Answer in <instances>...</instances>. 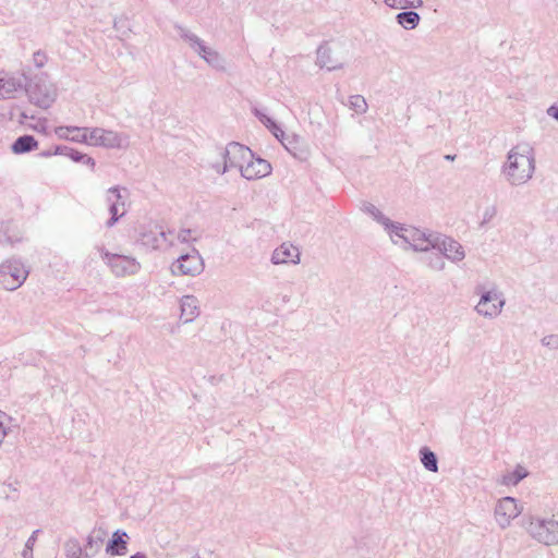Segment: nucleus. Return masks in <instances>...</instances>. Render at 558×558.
<instances>
[{
    "label": "nucleus",
    "mask_w": 558,
    "mask_h": 558,
    "mask_svg": "<svg viewBox=\"0 0 558 558\" xmlns=\"http://www.w3.org/2000/svg\"><path fill=\"white\" fill-rule=\"evenodd\" d=\"M524 520V530L532 539L545 546L558 545L557 520L539 515H529Z\"/></svg>",
    "instance_id": "39448f33"
},
{
    "label": "nucleus",
    "mask_w": 558,
    "mask_h": 558,
    "mask_svg": "<svg viewBox=\"0 0 558 558\" xmlns=\"http://www.w3.org/2000/svg\"><path fill=\"white\" fill-rule=\"evenodd\" d=\"M128 196L129 192L125 187L112 186L107 190L106 203L111 215L110 219L106 222L107 228L113 227L126 214L125 202Z\"/></svg>",
    "instance_id": "4468645a"
},
{
    "label": "nucleus",
    "mask_w": 558,
    "mask_h": 558,
    "mask_svg": "<svg viewBox=\"0 0 558 558\" xmlns=\"http://www.w3.org/2000/svg\"><path fill=\"white\" fill-rule=\"evenodd\" d=\"M446 158H447V159H451V160H452V159L454 158V156H449V155H448V156H446Z\"/></svg>",
    "instance_id": "09e8293b"
},
{
    "label": "nucleus",
    "mask_w": 558,
    "mask_h": 558,
    "mask_svg": "<svg viewBox=\"0 0 558 558\" xmlns=\"http://www.w3.org/2000/svg\"><path fill=\"white\" fill-rule=\"evenodd\" d=\"M541 343L543 347H545L551 351H558V335L557 333L546 335L541 339Z\"/></svg>",
    "instance_id": "72a5a7b5"
},
{
    "label": "nucleus",
    "mask_w": 558,
    "mask_h": 558,
    "mask_svg": "<svg viewBox=\"0 0 558 558\" xmlns=\"http://www.w3.org/2000/svg\"><path fill=\"white\" fill-rule=\"evenodd\" d=\"M271 133L280 141H282V137L284 136V132L278 126V130H272Z\"/></svg>",
    "instance_id": "a19ab883"
},
{
    "label": "nucleus",
    "mask_w": 558,
    "mask_h": 558,
    "mask_svg": "<svg viewBox=\"0 0 558 558\" xmlns=\"http://www.w3.org/2000/svg\"><path fill=\"white\" fill-rule=\"evenodd\" d=\"M546 113H547L550 118H553V119H555L556 121H558V106H557V105H553V106H550L549 108H547Z\"/></svg>",
    "instance_id": "58836bf2"
},
{
    "label": "nucleus",
    "mask_w": 558,
    "mask_h": 558,
    "mask_svg": "<svg viewBox=\"0 0 558 558\" xmlns=\"http://www.w3.org/2000/svg\"><path fill=\"white\" fill-rule=\"evenodd\" d=\"M129 31H130V29H125V31H123V32H122V35H123V36H128Z\"/></svg>",
    "instance_id": "49530a36"
},
{
    "label": "nucleus",
    "mask_w": 558,
    "mask_h": 558,
    "mask_svg": "<svg viewBox=\"0 0 558 558\" xmlns=\"http://www.w3.org/2000/svg\"><path fill=\"white\" fill-rule=\"evenodd\" d=\"M420 460L423 466L430 472H438V460L436 454L427 447L420 449Z\"/></svg>",
    "instance_id": "cd10ccee"
},
{
    "label": "nucleus",
    "mask_w": 558,
    "mask_h": 558,
    "mask_svg": "<svg viewBox=\"0 0 558 558\" xmlns=\"http://www.w3.org/2000/svg\"><path fill=\"white\" fill-rule=\"evenodd\" d=\"M362 210L369 215L379 225H381L387 233L389 232V229H391V226L395 223L371 203L363 204Z\"/></svg>",
    "instance_id": "b1692460"
},
{
    "label": "nucleus",
    "mask_w": 558,
    "mask_h": 558,
    "mask_svg": "<svg viewBox=\"0 0 558 558\" xmlns=\"http://www.w3.org/2000/svg\"><path fill=\"white\" fill-rule=\"evenodd\" d=\"M384 3L391 9H418L423 5L422 0H384Z\"/></svg>",
    "instance_id": "c756f323"
},
{
    "label": "nucleus",
    "mask_w": 558,
    "mask_h": 558,
    "mask_svg": "<svg viewBox=\"0 0 558 558\" xmlns=\"http://www.w3.org/2000/svg\"><path fill=\"white\" fill-rule=\"evenodd\" d=\"M526 475L527 472L525 469L521 465H518L513 471L502 474L500 483L506 486H515L524 477H526Z\"/></svg>",
    "instance_id": "c85d7f7f"
},
{
    "label": "nucleus",
    "mask_w": 558,
    "mask_h": 558,
    "mask_svg": "<svg viewBox=\"0 0 558 558\" xmlns=\"http://www.w3.org/2000/svg\"><path fill=\"white\" fill-rule=\"evenodd\" d=\"M350 108L357 114H363L367 111L368 105L362 95H353L349 99Z\"/></svg>",
    "instance_id": "2f4dec72"
},
{
    "label": "nucleus",
    "mask_w": 558,
    "mask_h": 558,
    "mask_svg": "<svg viewBox=\"0 0 558 558\" xmlns=\"http://www.w3.org/2000/svg\"><path fill=\"white\" fill-rule=\"evenodd\" d=\"M104 541V531H93L86 538V544L84 546V558L94 557L100 550Z\"/></svg>",
    "instance_id": "5701e85b"
},
{
    "label": "nucleus",
    "mask_w": 558,
    "mask_h": 558,
    "mask_svg": "<svg viewBox=\"0 0 558 558\" xmlns=\"http://www.w3.org/2000/svg\"><path fill=\"white\" fill-rule=\"evenodd\" d=\"M101 256L116 277L133 276L141 270V263L132 256L112 254L104 250Z\"/></svg>",
    "instance_id": "f8f14e48"
},
{
    "label": "nucleus",
    "mask_w": 558,
    "mask_h": 558,
    "mask_svg": "<svg viewBox=\"0 0 558 558\" xmlns=\"http://www.w3.org/2000/svg\"><path fill=\"white\" fill-rule=\"evenodd\" d=\"M287 148L293 154V156H295V157L298 156V154L295 151H292L289 147H287Z\"/></svg>",
    "instance_id": "de8ad7c7"
},
{
    "label": "nucleus",
    "mask_w": 558,
    "mask_h": 558,
    "mask_svg": "<svg viewBox=\"0 0 558 558\" xmlns=\"http://www.w3.org/2000/svg\"><path fill=\"white\" fill-rule=\"evenodd\" d=\"M192 240H195V238L193 236V231L190 229H182L177 233L174 232V244L177 242L187 243Z\"/></svg>",
    "instance_id": "f704fd0d"
},
{
    "label": "nucleus",
    "mask_w": 558,
    "mask_h": 558,
    "mask_svg": "<svg viewBox=\"0 0 558 558\" xmlns=\"http://www.w3.org/2000/svg\"><path fill=\"white\" fill-rule=\"evenodd\" d=\"M38 146L37 141L32 135H23L15 140L12 145V150L15 154H24L36 149Z\"/></svg>",
    "instance_id": "a878e982"
},
{
    "label": "nucleus",
    "mask_w": 558,
    "mask_h": 558,
    "mask_svg": "<svg viewBox=\"0 0 558 558\" xmlns=\"http://www.w3.org/2000/svg\"><path fill=\"white\" fill-rule=\"evenodd\" d=\"M267 129H269L271 132L275 129L278 130V125L275 121H272L270 124L267 125Z\"/></svg>",
    "instance_id": "c03bdc74"
},
{
    "label": "nucleus",
    "mask_w": 558,
    "mask_h": 558,
    "mask_svg": "<svg viewBox=\"0 0 558 558\" xmlns=\"http://www.w3.org/2000/svg\"><path fill=\"white\" fill-rule=\"evenodd\" d=\"M87 145L107 149H126L130 146V136L104 128H89Z\"/></svg>",
    "instance_id": "6e6552de"
},
{
    "label": "nucleus",
    "mask_w": 558,
    "mask_h": 558,
    "mask_svg": "<svg viewBox=\"0 0 558 558\" xmlns=\"http://www.w3.org/2000/svg\"><path fill=\"white\" fill-rule=\"evenodd\" d=\"M33 63L36 68L40 69L47 63V56L41 51H36L33 54Z\"/></svg>",
    "instance_id": "c9c22d12"
},
{
    "label": "nucleus",
    "mask_w": 558,
    "mask_h": 558,
    "mask_svg": "<svg viewBox=\"0 0 558 558\" xmlns=\"http://www.w3.org/2000/svg\"><path fill=\"white\" fill-rule=\"evenodd\" d=\"M260 122L267 128L268 124H270L274 120L267 117L266 114H259Z\"/></svg>",
    "instance_id": "ea45409f"
},
{
    "label": "nucleus",
    "mask_w": 558,
    "mask_h": 558,
    "mask_svg": "<svg viewBox=\"0 0 558 558\" xmlns=\"http://www.w3.org/2000/svg\"><path fill=\"white\" fill-rule=\"evenodd\" d=\"M536 172V148L529 141H520L512 145L501 163L500 173L511 187L527 184Z\"/></svg>",
    "instance_id": "f257e3e1"
},
{
    "label": "nucleus",
    "mask_w": 558,
    "mask_h": 558,
    "mask_svg": "<svg viewBox=\"0 0 558 558\" xmlns=\"http://www.w3.org/2000/svg\"><path fill=\"white\" fill-rule=\"evenodd\" d=\"M64 551L68 558H81L84 557V549L77 539H69L64 544Z\"/></svg>",
    "instance_id": "7c9ffc66"
},
{
    "label": "nucleus",
    "mask_w": 558,
    "mask_h": 558,
    "mask_svg": "<svg viewBox=\"0 0 558 558\" xmlns=\"http://www.w3.org/2000/svg\"><path fill=\"white\" fill-rule=\"evenodd\" d=\"M28 276L25 266L17 260H7L0 265V287L13 291L20 288Z\"/></svg>",
    "instance_id": "ddd939ff"
},
{
    "label": "nucleus",
    "mask_w": 558,
    "mask_h": 558,
    "mask_svg": "<svg viewBox=\"0 0 558 558\" xmlns=\"http://www.w3.org/2000/svg\"><path fill=\"white\" fill-rule=\"evenodd\" d=\"M39 533V530H35L32 535L28 537V539L25 543V547L22 551L23 558H33V549L35 546V543L37 541V535Z\"/></svg>",
    "instance_id": "473e14b6"
},
{
    "label": "nucleus",
    "mask_w": 558,
    "mask_h": 558,
    "mask_svg": "<svg viewBox=\"0 0 558 558\" xmlns=\"http://www.w3.org/2000/svg\"><path fill=\"white\" fill-rule=\"evenodd\" d=\"M138 242L150 250L168 251L174 246V232L156 223H149L141 228Z\"/></svg>",
    "instance_id": "0eeeda50"
},
{
    "label": "nucleus",
    "mask_w": 558,
    "mask_h": 558,
    "mask_svg": "<svg viewBox=\"0 0 558 558\" xmlns=\"http://www.w3.org/2000/svg\"><path fill=\"white\" fill-rule=\"evenodd\" d=\"M429 267L436 271H442L446 268V263L437 257L435 260H430Z\"/></svg>",
    "instance_id": "4c0bfd02"
},
{
    "label": "nucleus",
    "mask_w": 558,
    "mask_h": 558,
    "mask_svg": "<svg viewBox=\"0 0 558 558\" xmlns=\"http://www.w3.org/2000/svg\"><path fill=\"white\" fill-rule=\"evenodd\" d=\"M174 29L180 39L208 66L221 72L227 70L226 58L197 34L179 24L174 25Z\"/></svg>",
    "instance_id": "f03ea898"
},
{
    "label": "nucleus",
    "mask_w": 558,
    "mask_h": 558,
    "mask_svg": "<svg viewBox=\"0 0 558 558\" xmlns=\"http://www.w3.org/2000/svg\"><path fill=\"white\" fill-rule=\"evenodd\" d=\"M496 214H497V209L495 206H490V207L486 208L485 211L483 213L482 223H488L489 221H492L495 218Z\"/></svg>",
    "instance_id": "e433bc0d"
},
{
    "label": "nucleus",
    "mask_w": 558,
    "mask_h": 558,
    "mask_svg": "<svg viewBox=\"0 0 558 558\" xmlns=\"http://www.w3.org/2000/svg\"><path fill=\"white\" fill-rule=\"evenodd\" d=\"M171 274L174 276L195 277L204 270V262L201 254L195 250H191L186 254L180 255L175 262L171 264Z\"/></svg>",
    "instance_id": "2eb2a0df"
},
{
    "label": "nucleus",
    "mask_w": 558,
    "mask_h": 558,
    "mask_svg": "<svg viewBox=\"0 0 558 558\" xmlns=\"http://www.w3.org/2000/svg\"><path fill=\"white\" fill-rule=\"evenodd\" d=\"M121 24H122V22H121V21H117V20L114 21V23H113V27H114V29H116L117 32H120V29H121Z\"/></svg>",
    "instance_id": "79ce46f5"
},
{
    "label": "nucleus",
    "mask_w": 558,
    "mask_h": 558,
    "mask_svg": "<svg viewBox=\"0 0 558 558\" xmlns=\"http://www.w3.org/2000/svg\"><path fill=\"white\" fill-rule=\"evenodd\" d=\"M347 54L343 46L340 44L322 45L316 52V64L328 71H337L344 68Z\"/></svg>",
    "instance_id": "9d476101"
},
{
    "label": "nucleus",
    "mask_w": 558,
    "mask_h": 558,
    "mask_svg": "<svg viewBox=\"0 0 558 558\" xmlns=\"http://www.w3.org/2000/svg\"><path fill=\"white\" fill-rule=\"evenodd\" d=\"M130 558H147V557L144 553L138 551V553L132 555Z\"/></svg>",
    "instance_id": "37998d69"
},
{
    "label": "nucleus",
    "mask_w": 558,
    "mask_h": 558,
    "mask_svg": "<svg viewBox=\"0 0 558 558\" xmlns=\"http://www.w3.org/2000/svg\"><path fill=\"white\" fill-rule=\"evenodd\" d=\"M475 293L480 296L474 305V312L484 319L493 320L501 315L506 306V295L496 286H478Z\"/></svg>",
    "instance_id": "20e7f679"
},
{
    "label": "nucleus",
    "mask_w": 558,
    "mask_h": 558,
    "mask_svg": "<svg viewBox=\"0 0 558 558\" xmlns=\"http://www.w3.org/2000/svg\"><path fill=\"white\" fill-rule=\"evenodd\" d=\"M218 155L220 160L213 162V169L217 173L223 174L232 169H238L241 172V167L244 166L247 156L250 157V148L240 143L231 142L220 148Z\"/></svg>",
    "instance_id": "423d86ee"
},
{
    "label": "nucleus",
    "mask_w": 558,
    "mask_h": 558,
    "mask_svg": "<svg viewBox=\"0 0 558 558\" xmlns=\"http://www.w3.org/2000/svg\"><path fill=\"white\" fill-rule=\"evenodd\" d=\"M271 172L270 163L262 158H256L250 149L244 166L241 167V175L246 180H257L267 177Z\"/></svg>",
    "instance_id": "a211bd4d"
},
{
    "label": "nucleus",
    "mask_w": 558,
    "mask_h": 558,
    "mask_svg": "<svg viewBox=\"0 0 558 558\" xmlns=\"http://www.w3.org/2000/svg\"><path fill=\"white\" fill-rule=\"evenodd\" d=\"M523 511V506L513 497H502L494 507V520L499 529H508Z\"/></svg>",
    "instance_id": "9b49d317"
},
{
    "label": "nucleus",
    "mask_w": 558,
    "mask_h": 558,
    "mask_svg": "<svg viewBox=\"0 0 558 558\" xmlns=\"http://www.w3.org/2000/svg\"><path fill=\"white\" fill-rule=\"evenodd\" d=\"M56 155H64L71 158L75 162H84L90 167H95V160L86 154L80 153L69 147H57L54 150Z\"/></svg>",
    "instance_id": "393cba45"
},
{
    "label": "nucleus",
    "mask_w": 558,
    "mask_h": 558,
    "mask_svg": "<svg viewBox=\"0 0 558 558\" xmlns=\"http://www.w3.org/2000/svg\"><path fill=\"white\" fill-rule=\"evenodd\" d=\"M395 245L403 250L428 252L432 250L435 232L395 222L387 233Z\"/></svg>",
    "instance_id": "7ed1b4c3"
},
{
    "label": "nucleus",
    "mask_w": 558,
    "mask_h": 558,
    "mask_svg": "<svg viewBox=\"0 0 558 558\" xmlns=\"http://www.w3.org/2000/svg\"><path fill=\"white\" fill-rule=\"evenodd\" d=\"M432 248L437 250L448 260L456 264L461 263L466 256L465 250L459 241L438 233H435Z\"/></svg>",
    "instance_id": "f3484780"
},
{
    "label": "nucleus",
    "mask_w": 558,
    "mask_h": 558,
    "mask_svg": "<svg viewBox=\"0 0 558 558\" xmlns=\"http://www.w3.org/2000/svg\"><path fill=\"white\" fill-rule=\"evenodd\" d=\"M88 131H89V128L62 125V126L56 128L54 134L61 140L87 145Z\"/></svg>",
    "instance_id": "412c9836"
},
{
    "label": "nucleus",
    "mask_w": 558,
    "mask_h": 558,
    "mask_svg": "<svg viewBox=\"0 0 558 558\" xmlns=\"http://www.w3.org/2000/svg\"><path fill=\"white\" fill-rule=\"evenodd\" d=\"M27 77L22 72L0 71V100L13 99L26 89Z\"/></svg>",
    "instance_id": "dca6fc26"
},
{
    "label": "nucleus",
    "mask_w": 558,
    "mask_h": 558,
    "mask_svg": "<svg viewBox=\"0 0 558 558\" xmlns=\"http://www.w3.org/2000/svg\"><path fill=\"white\" fill-rule=\"evenodd\" d=\"M396 20L400 26H402L404 29L410 31L414 29L418 25L421 17L418 13L414 11H405L399 13L396 16Z\"/></svg>",
    "instance_id": "bb28decb"
},
{
    "label": "nucleus",
    "mask_w": 558,
    "mask_h": 558,
    "mask_svg": "<svg viewBox=\"0 0 558 558\" xmlns=\"http://www.w3.org/2000/svg\"><path fill=\"white\" fill-rule=\"evenodd\" d=\"M27 94L32 104L39 108L48 109L54 104L58 97V88L56 84L48 81L47 77L39 76L27 89Z\"/></svg>",
    "instance_id": "1a4fd4ad"
},
{
    "label": "nucleus",
    "mask_w": 558,
    "mask_h": 558,
    "mask_svg": "<svg viewBox=\"0 0 558 558\" xmlns=\"http://www.w3.org/2000/svg\"><path fill=\"white\" fill-rule=\"evenodd\" d=\"M129 538L126 532L116 531L112 535V539L106 546V553L111 556H123L128 551Z\"/></svg>",
    "instance_id": "4be33fe9"
},
{
    "label": "nucleus",
    "mask_w": 558,
    "mask_h": 558,
    "mask_svg": "<svg viewBox=\"0 0 558 558\" xmlns=\"http://www.w3.org/2000/svg\"><path fill=\"white\" fill-rule=\"evenodd\" d=\"M271 263L274 265L293 264L300 263V251L292 243L284 242L279 245L271 254Z\"/></svg>",
    "instance_id": "aec40b11"
},
{
    "label": "nucleus",
    "mask_w": 558,
    "mask_h": 558,
    "mask_svg": "<svg viewBox=\"0 0 558 558\" xmlns=\"http://www.w3.org/2000/svg\"><path fill=\"white\" fill-rule=\"evenodd\" d=\"M180 316L183 325L193 323L201 314L199 300L192 294H186L179 300Z\"/></svg>",
    "instance_id": "6ab92c4d"
},
{
    "label": "nucleus",
    "mask_w": 558,
    "mask_h": 558,
    "mask_svg": "<svg viewBox=\"0 0 558 558\" xmlns=\"http://www.w3.org/2000/svg\"><path fill=\"white\" fill-rule=\"evenodd\" d=\"M51 155H56V154H54V151H53V153H51V151H44V153L41 154V156H44V157H49V156H51Z\"/></svg>",
    "instance_id": "a18cd8bd"
}]
</instances>
